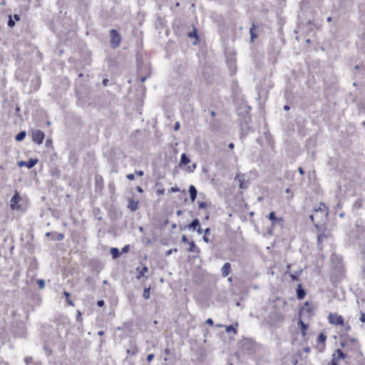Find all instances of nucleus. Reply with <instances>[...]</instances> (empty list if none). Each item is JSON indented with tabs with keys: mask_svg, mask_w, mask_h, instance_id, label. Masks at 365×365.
Segmentation results:
<instances>
[{
	"mask_svg": "<svg viewBox=\"0 0 365 365\" xmlns=\"http://www.w3.org/2000/svg\"><path fill=\"white\" fill-rule=\"evenodd\" d=\"M298 170H299V173H300V175H303L304 174V171L302 167H299L298 168Z\"/></svg>",
	"mask_w": 365,
	"mask_h": 365,
	"instance_id": "338daca9",
	"label": "nucleus"
},
{
	"mask_svg": "<svg viewBox=\"0 0 365 365\" xmlns=\"http://www.w3.org/2000/svg\"><path fill=\"white\" fill-rule=\"evenodd\" d=\"M188 245H190V248L188 249V252L196 253V254H199L200 253V249L196 246V245H195L194 241H190V242H189Z\"/></svg>",
	"mask_w": 365,
	"mask_h": 365,
	"instance_id": "aec40b11",
	"label": "nucleus"
},
{
	"mask_svg": "<svg viewBox=\"0 0 365 365\" xmlns=\"http://www.w3.org/2000/svg\"><path fill=\"white\" fill-rule=\"evenodd\" d=\"M354 207L356 209H359L361 207V202L360 200H356L354 204Z\"/></svg>",
	"mask_w": 365,
	"mask_h": 365,
	"instance_id": "37998d69",
	"label": "nucleus"
},
{
	"mask_svg": "<svg viewBox=\"0 0 365 365\" xmlns=\"http://www.w3.org/2000/svg\"><path fill=\"white\" fill-rule=\"evenodd\" d=\"M360 321L363 323L365 322V314L363 313L362 312H361V314H360Z\"/></svg>",
	"mask_w": 365,
	"mask_h": 365,
	"instance_id": "3c124183",
	"label": "nucleus"
},
{
	"mask_svg": "<svg viewBox=\"0 0 365 365\" xmlns=\"http://www.w3.org/2000/svg\"><path fill=\"white\" fill-rule=\"evenodd\" d=\"M298 326L300 328L302 335L304 338L307 336V330L308 329V325L305 324L301 319L298 321Z\"/></svg>",
	"mask_w": 365,
	"mask_h": 365,
	"instance_id": "2eb2a0df",
	"label": "nucleus"
},
{
	"mask_svg": "<svg viewBox=\"0 0 365 365\" xmlns=\"http://www.w3.org/2000/svg\"><path fill=\"white\" fill-rule=\"evenodd\" d=\"M235 180H237L239 182V187L240 189L244 190L247 188L248 185L245 182V176L244 174H237L235 177Z\"/></svg>",
	"mask_w": 365,
	"mask_h": 365,
	"instance_id": "1a4fd4ad",
	"label": "nucleus"
},
{
	"mask_svg": "<svg viewBox=\"0 0 365 365\" xmlns=\"http://www.w3.org/2000/svg\"><path fill=\"white\" fill-rule=\"evenodd\" d=\"M327 340V336L324 333H320L317 337V349L319 352H322L325 349V343Z\"/></svg>",
	"mask_w": 365,
	"mask_h": 365,
	"instance_id": "423d86ee",
	"label": "nucleus"
},
{
	"mask_svg": "<svg viewBox=\"0 0 365 365\" xmlns=\"http://www.w3.org/2000/svg\"><path fill=\"white\" fill-rule=\"evenodd\" d=\"M200 226V220L197 218L193 219L190 223L184 226V228L181 227L180 229H188L192 231H195L197 227Z\"/></svg>",
	"mask_w": 365,
	"mask_h": 365,
	"instance_id": "6e6552de",
	"label": "nucleus"
},
{
	"mask_svg": "<svg viewBox=\"0 0 365 365\" xmlns=\"http://www.w3.org/2000/svg\"><path fill=\"white\" fill-rule=\"evenodd\" d=\"M148 271V268L147 266L144 265L142 268V269L139 272L137 278L140 279V277H143L145 274V272H147Z\"/></svg>",
	"mask_w": 365,
	"mask_h": 365,
	"instance_id": "c756f323",
	"label": "nucleus"
},
{
	"mask_svg": "<svg viewBox=\"0 0 365 365\" xmlns=\"http://www.w3.org/2000/svg\"><path fill=\"white\" fill-rule=\"evenodd\" d=\"M135 173L138 176H143L144 175V173L143 170H138V171H135Z\"/></svg>",
	"mask_w": 365,
	"mask_h": 365,
	"instance_id": "680f3d73",
	"label": "nucleus"
},
{
	"mask_svg": "<svg viewBox=\"0 0 365 365\" xmlns=\"http://www.w3.org/2000/svg\"><path fill=\"white\" fill-rule=\"evenodd\" d=\"M356 232L359 234L364 233V229L363 227L360 226L359 225L356 224Z\"/></svg>",
	"mask_w": 365,
	"mask_h": 365,
	"instance_id": "4c0bfd02",
	"label": "nucleus"
},
{
	"mask_svg": "<svg viewBox=\"0 0 365 365\" xmlns=\"http://www.w3.org/2000/svg\"><path fill=\"white\" fill-rule=\"evenodd\" d=\"M129 250H130V245H125L122 248V253H126L129 251Z\"/></svg>",
	"mask_w": 365,
	"mask_h": 365,
	"instance_id": "a18cd8bd",
	"label": "nucleus"
},
{
	"mask_svg": "<svg viewBox=\"0 0 365 365\" xmlns=\"http://www.w3.org/2000/svg\"><path fill=\"white\" fill-rule=\"evenodd\" d=\"M32 360H33V359L31 356H26L24 359V361L26 364V365H29L32 361Z\"/></svg>",
	"mask_w": 365,
	"mask_h": 365,
	"instance_id": "c03bdc74",
	"label": "nucleus"
},
{
	"mask_svg": "<svg viewBox=\"0 0 365 365\" xmlns=\"http://www.w3.org/2000/svg\"><path fill=\"white\" fill-rule=\"evenodd\" d=\"M109 82V80L108 78H104L103 80V84L104 86H106Z\"/></svg>",
	"mask_w": 365,
	"mask_h": 365,
	"instance_id": "e2e57ef3",
	"label": "nucleus"
},
{
	"mask_svg": "<svg viewBox=\"0 0 365 365\" xmlns=\"http://www.w3.org/2000/svg\"><path fill=\"white\" fill-rule=\"evenodd\" d=\"M316 228L318 230L317 245H318V247H319V249H322L321 248L322 243L324 240H327L329 237V236L330 235V231L324 227V224H322V227H316Z\"/></svg>",
	"mask_w": 365,
	"mask_h": 365,
	"instance_id": "f03ea898",
	"label": "nucleus"
},
{
	"mask_svg": "<svg viewBox=\"0 0 365 365\" xmlns=\"http://www.w3.org/2000/svg\"><path fill=\"white\" fill-rule=\"evenodd\" d=\"M331 259L332 262L336 260V262H337V264L336 265L339 266L341 264V257L340 256H337L336 255H332Z\"/></svg>",
	"mask_w": 365,
	"mask_h": 365,
	"instance_id": "7c9ffc66",
	"label": "nucleus"
},
{
	"mask_svg": "<svg viewBox=\"0 0 365 365\" xmlns=\"http://www.w3.org/2000/svg\"><path fill=\"white\" fill-rule=\"evenodd\" d=\"M180 187L175 186V187H172L170 189V192H180Z\"/></svg>",
	"mask_w": 365,
	"mask_h": 365,
	"instance_id": "a19ab883",
	"label": "nucleus"
},
{
	"mask_svg": "<svg viewBox=\"0 0 365 365\" xmlns=\"http://www.w3.org/2000/svg\"><path fill=\"white\" fill-rule=\"evenodd\" d=\"M69 163L72 167H76L78 162V156L75 150H71L68 155Z\"/></svg>",
	"mask_w": 365,
	"mask_h": 365,
	"instance_id": "f8f14e48",
	"label": "nucleus"
},
{
	"mask_svg": "<svg viewBox=\"0 0 365 365\" xmlns=\"http://www.w3.org/2000/svg\"><path fill=\"white\" fill-rule=\"evenodd\" d=\"M136 190H137V191H138V192H140V193H142V192H143V188H142L140 186H138V187H136Z\"/></svg>",
	"mask_w": 365,
	"mask_h": 365,
	"instance_id": "774afa93",
	"label": "nucleus"
},
{
	"mask_svg": "<svg viewBox=\"0 0 365 365\" xmlns=\"http://www.w3.org/2000/svg\"><path fill=\"white\" fill-rule=\"evenodd\" d=\"M38 161V160L37 158H30L28 161H26V163H24L28 168L31 169L37 164Z\"/></svg>",
	"mask_w": 365,
	"mask_h": 365,
	"instance_id": "4be33fe9",
	"label": "nucleus"
},
{
	"mask_svg": "<svg viewBox=\"0 0 365 365\" xmlns=\"http://www.w3.org/2000/svg\"><path fill=\"white\" fill-rule=\"evenodd\" d=\"M313 309L314 306L309 304V302H306L304 303V307H302L299 310V318L301 319V317L305 314H307V317L309 318L313 312Z\"/></svg>",
	"mask_w": 365,
	"mask_h": 365,
	"instance_id": "39448f33",
	"label": "nucleus"
},
{
	"mask_svg": "<svg viewBox=\"0 0 365 365\" xmlns=\"http://www.w3.org/2000/svg\"><path fill=\"white\" fill-rule=\"evenodd\" d=\"M39 289H43L45 287V282L43 279H40L37 281Z\"/></svg>",
	"mask_w": 365,
	"mask_h": 365,
	"instance_id": "c9c22d12",
	"label": "nucleus"
},
{
	"mask_svg": "<svg viewBox=\"0 0 365 365\" xmlns=\"http://www.w3.org/2000/svg\"><path fill=\"white\" fill-rule=\"evenodd\" d=\"M196 168V165L193 164L192 166H188V169L190 172H193V170Z\"/></svg>",
	"mask_w": 365,
	"mask_h": 365,
	"instance_id": "052dcab7",
	"label": "nucleus"
},
{
	"mask_svg": "<svg viewBox=\"0 0 365 365\" xmlns=\"http://www.w3.org/2000/svg\"><path fill=\"white\" fill-rule=\"evenodd\" d=\"M296 294L298 299H302L306 295V291L302 287L301 284H299L296 290Z\"/></svg>",
	"mask_w": 365,
	"mask_h": 365,
	"instance_id": "dca6fc26",
	"label": "nucleus"
},
{
	"mask_svg": "<svg viewBox=\"0 0 365 365\" xmlns=\"http://www.w3.org/2000/svg\"><path fill=\"white\" fill-rule=\"evenodd\" d=\"M188 36L190 38H195L196 39L197 41H199V36L197 35V29H194L191 32H189L188 34Z\"/></svg>",
	"mask_w": 365,
	"mask_h": 365,
	"instance_id": "cd10ccee",
	"label": "nucleus"
},
{
	"mask_svg": "<svg viewBox=\"0 0 365 365\" xmlns=\"http://www.w3.org/2000/svg\"><path fill=\"white\" fill-rule=\"evenodd\" d=\"M97 305L99 307H102L105 305V302L103 299L97 301Z\"/></svg>",
	"mask_w": 365,
	"mask_h": 365,
	"instance_id": "49530a36",
	"label": "nucleus"
},
{
	"mask_svg": "<svg viewBox=\"0 0 365 365\" xmlns=\"http://www.w3.org/2000/svg\"><path fill=\"white\" fill-rule=\"evenodd\" d=\"M207 123H208L209 125V128L210 129L212 130H217L220 128V124L217 121H216L214 118H212V120H206Z\"/></svg>",
	"mask_w": 365,
	"mask_h": 365,
	"instance_id": "6ab92c4d",
	"label": "nucleus"
},
{
	"mask_svg": "<svg viewBox=\"0 0 365 365\" xmlns=\"http://www.w3.org/2000/svg\"><path fill=\"white\" fill-rule=\"evenodd\" d=\"M12 17H13V19L16 21H19L21 19L20 15H19V14H14Z\"/></svg>",
	"mask_w": 365,
	"mask_h": 365,
	"instance_id": "6e6d98bb",
	"label": "nucleus"
},
{
	"mask_svg": "<svg viewBox=\"0 0 365 365\" xmlns=\"http://www.w3.org/2000/svg\"><path fill=\"white\" fill-rule=\"evenodd\" d=\"M76 320H77L78 322H80L81 324H82V320H83V319H82V317H81V312L79 310H78V311H77V314H76Z\"/></svg>",
	"mask_w": 365,
	"mask_h": 365,
	"instance_id": "e433bc0d",
	"label": "nucleus"
},
{
	"mask_svg": "<svg viewBox=\"0 0 365 365\" xmlns=\"http://www.w3.org/2000/svg\"><path fill=\"white\" fill-rule=\"evenodd\" d=\"M165 192V190L163 188L162 189H158L157 191H156V193L158 195H163Z\"/></svg>",
	"mask_w": 365,
	"mask_h": 365,
	"instance_id": "5fc2aeb1",
	"label": "nucleus"
},
{
	"mask_svg": "<svg viewBox=\"0 0 365 365\" xmlns=\"http://www.w3.org/2000/svg\"><path fill=\"white\" fill-rule=\"evenodd\" d=\"M231 272V264L230 262L225 263L221 268V274L225 277L230 274Z\"/></svg>",
	"mask_w": 365,
	"mask_h": 365,
	"instance_id": "ddd939ff",
	"label": "nucleus"
},
{
	"mask_svg": "<svg viewBox=\"0 0 365 365\" xmlns=\"http://www.w3.org/2000/svg\"><path fill=\"white\" fill-rule=\"evenodd\" d=\"M51 145H52V140L49 139V138L46 139V143H45V145L46 147H50V146H51Z\"/></svg>",
	"mask_w": 365,
	"mask_h": 365,
	"instance_id": "09e8293b",
	"label": "nucleus"
},
{
	"mask_svg": "<svg viewBox=\"0 0 365 365\" xmlns=\"http://www.w3.org/2000/svg\"><path fill=\"white\" fill-rule=\"evenodd\" d=\"M336 353L338 355V356L336 357V360L344 359L347 356V355L345 353H344L340 349H337L336 350Z\"/></svg>",
	"mask_w": 365,
	"mask_h": 365,
	"instance_id": "bb28decb",
	"label": "nucleus"
},
{
	"mask_svg": "<svg viewBox=\"0 0 365 365\" xmlns=\"http://www.w3.org/2000/svg\"><path fill=\"white\" fill-rule=\"evenodd\" d=\"M195 231L197 232V234L200 235V234H202L203 230L201 228V227L200 226L199 227H197V229Z\"/></svg>",
	"mask_w": 365,
	"mask_h": 365,
	"instance_id": "0e129e2a",
	"label": "nucleus"
},
{
	"mask_svg": "<svg viewBox=\"0 0 365 365\" xmlns=\"http://www.w3.org/2000/svg\"><path fill=\"white\" fill-rule=\"evenodd\" d=\"M173 251L176 252V251H177V250H176V249H175V250H168L166 252V253H165V256H169V255H170L173 253Z\"/></svg>",
	"mask_w": 365,
	"mask_h": 365,
	"instance_id": "4d7b16f0",
	"label": "nucleus"
},
{
	"mask_svg": "<svg viewBox=\"0 0 365 365\" xmlns=\"http://www.w3.org/2000/svg\"><path fill=\"white\" fill-rule=\"evenodd\" d=\"M127 354L130 356H135L138 352V348L135 342L130 341L129 347L127 349Z\"/></svg>",
	"mask_w": 365,
	"mask_h": 365,
	"instance_id": "9b49d317",
	"label": "nucleus"
},
{
	"mask_svg": "<svg viewBox=\"0 0 365 365\" xmlns=\"http://www.w3.org/2000/svg\"><path fill=\"white\" fill-rule=\"evenodd\" d=\"M63 294V295L66 297V301H67L68 304L70 306L73 307V306H74V303H73V302L72 300H71V299H70V298H69V297H70V293H69V292H66V291H64Z\"/></svg>",
	"mask_w": 365,
	"mask_h": 365,
	"instance_id": "c85d7f7f",
	"label": "nucleus"
},
{
	"mask_svg": "<svg viewBox=\"0 0 365 365\" xmlns=\"http://www.w3.org/2000/svg\"><path fill=\"white\" fill-rule=\"evenodd\" d=\"M226 331H227V333L232 332V331H233V332H235V333H236V332H237V330H236V329L234 327V326H233V325H230V326L227 327V328H226Z\"/></svg>",
	"mask_w": 365,
	"mask_h": 365,
	"instance_id": "f704fd0d",
	"label": "nucleus"
},
{
	"mask_svg": "<svg viewBox=\"0 0 365 365\" xmlns=\"http://www.w3.org/2000/svg\"><path fill=\"white\" fill-rule=\"evenodd\" d=\"M188 192L190 194V200L193 202L197 197V190L193 185H191L189 186Z\"/></svg>",
	"mask_w": 365,
	"mask_h": 365,
	"instance_id": "f3484780",
	"label": "nucleus"
},
{
	"mask_svg": "<svg viewBox=\"0 0 365 365\" xmlns=\"http://www.w3.org/2000/svg\"><path fill=\"white\" fill-rule=\"evenodd\" d=\"M138 207V201L134 200L132 198H129L128 208L133 212V211L137 210Z\"/></svg>",
	"mask_w": 365,
	"mask_h": 365,
	"instance_id": "a211bd4d",
	"label": "nucleus"
},
{
	"mask_svg": "<svg viewBox=\"0 0 365 365\" xmlns=\"http://www.w3.org/2000/svg\"><path fill=\"white\" fill-rule=\"evenodd\" d=\"M126 178L129 180H133L135 179V175L134 174H132V173H130V174H128Z\"/></svg>",
	"mask_w": 365,
	"mask_h": 365,
	"instance_id": "603ef678",
	"label": "nucleus"
},
{
	"mask_svg": "<svg viewBox=\"0 0 365 365\" xmlns=\"http://www.w3.org/2000/svg\"><path fill=\"white\" fill-rule=\"evenodd\" d=\"M198 206L200 209H204L207 207V203L205 202H199Z\"/></svg>",
	"mask_w": 365,
	"mask_h": 365,
	"instance_id": "79ce46f5",
	"label": "nucleus"
},
{
	"mask_svg": "<svg viewBox=\"0 0 365 365\" xmlns=\"http://www.w3.org/2000/svg\"><path fill=\"white\" fill-rule=\"evenodd\" d=\"M173 128H174L175 130H179V128H180V123H179V122H176L175 123Z\"/></svg>",
	"mask_w": 365,
	"mask_h": 365,
	"instance_id": "13d9d810",
	"label": "nucleus"
},
{
	"mask_svg": "<svg viewBox=\"0 0 365 365\" xmlns=\"http://www.w3.org/2000/svg\"><path fill=\"white\" fill-rule=\"evenodd\" d=\"M336 361H337V360H336V357L335 356V354H333L332 359H331V363H330L329 365H338Z\"/></svg>",
	"mask_w": 365,
	"mask_h": 365,
	"instance_id": "58836bf2",
	"label": "nucleus"
},
{
	"mask_svg": "<svg viewBox=\"0 0 365 365\" xmlns=\"http://www.w3.org/2000/svg\"><path fill=\"white\" fill-rule=\"evenodd\" d=\"M329 321L331 324L335 325H341L344 324L343 317L337 314H330L329 316Z\"/></svg>",
	"mask_w": 365,
	"mask_h": 365,
	"instance_id": "0eeeda50",
	"label": "nucleus"
},
{
	"mask_svg": "<svg viewBox=\"0 0 365 365\" xmlns=\"http://www.w3.org/2000/svg\"><path fill=\"white\" fill-rule=\"evenodd\" d=\"M204 233H205V235L202 237V240H203L205 242H209L210 240H209V238L206 236V234H210V227L206 228V229L204 230Z\"/></svg>",
	"mask_w": 365,
	"mask_h": 365,
	"instance_id": "473e14b6",
	"label": "nucleus"
},
{
	"mask_svg": "<svg viewBox=\"0 0 365 365\" xmlns=\"http://www.w3.org/2000/svg\"><path fill=\"white\" fill-rule=\"evenodd\" d=\"M268 219L272 221L273 223H275L277 221H281L282 218H277L275 215L274 212H271L268 215Z\"/></svg>",
	"mask_w": 365,
	"mask_h": 365,
	"instance_id": "a878e982",
	"label": "nucleus"
},
{
	"mask_svg": "<svg viewBox=\"0 0 365 365\" xmlns=\"http://www.w3.org/2000/svg\"><path fill=\"white\" fill-rule=\"evenodd\" d=\"M302 272L303 269L299 268L298 269L294 270L293 272L291 271L289 274L292 281H299V276L302 274Z\"/></svg>",
	"mask_w": 365,
	"mask_h": 365,
	"instance_id": "4468645a",
	"label": "nucleus"
},
{
	"mask_svg": "<svg viewBox=\"0 0 365 365\" xmlns=\"http://www.w3.org/2000/svg\"><path fill=\"white\" fill-rule=\"evenodd\" d=\"M64 235L62 233L56 234V237L54 240H56L58 241H61L63 239Z\"/></svg>",
	"mask_w": 365,
	"mask_h": 365,
	"instance_id": "ea45409f",
	"label": "nucleus"
},
{
	"mask_svg": "<svg viewBox=\"0 0 365 365\" xmlns=\"http://www.w3.org/2000/svg\"><path fill=\"white\" fill-rule=\"evenodd\" d=\"M182 242L189 244V242H190V241L188 240V239L187 238V237L185 235H182Z\"/></svg>",
	"mask_w": 365,
	"mask_h": 365,
	"instance_id": "8fccbe9b",
	"label": "nucleus"
},
{
	"mask_svg": "<svg viewBox=\"0 0 365 365\" xmlns=\"http://www.w3.org/2000/svg\"><path fill=\"white\" fill-rule=\"evenodd\" d=\"M154 356H154V354H148V355L147 356V359H147V361H148V362H150V361L154 359Z\"/></svg>",
	"mask_w": 365,
	"mask_h": 365,
	"instance_id": "de8ad7c7",
	"label": "nucleus"
},
{
	"mask_svg": "<svg viewBox=\"0 0 365 365\" xmlns=\"http://www.w3.org/2000/svg\"><path fill=\"white\" fill-rule=\"evenodd\" d=\"M110 43L113 48L118 47L121 42V36L115 29H111L110 31Z\"/></svg>",
	"mask_w": 365,
	"mask_h": 365,
	"instance_id": "20e7f679",
	"label": "nucleus"
},
{
	"mask_svg": "<svg viewBox=\"0 0 365 365\" xmlns=\"http://www.w3.org/2000/svg\"><path fill=\"white\" fill-rule=\"evenodd\" d=\"M291 266H292V265H291L290 264H287V271H286V272H285V273H284L285 274H289V272H291V270H290V269H291Z\"/></svg>",
	"mask_w": 365,
	"mask_h": 365,
	"instance_id": "bf43d9fd",
	"label": "nucleus"
},
{
	"mask_svg": "<svg viewBox=\"0 0 365 365\" xmlns=\"http://www.w3.org/2000/svg\"><path fill=\"white\" fill-rule=\"evenodd\" d=\"M255 24H252V26L250 29V41L253 42L255 39L257 37V35L256 34L255 31Z\"/></svg>",
	"mask_w": 365,
	"mask_h": 365,
	"instance_id": "5701e85b",
	"label": "nucleus"
},
{
	"mask_svg": "<svg viewBox=\"0 0 365 365\" xmlns=\"http://www.w3.org/2000/svg\"><path fill=\"white\" fill-rule=\"evenodd\" d=\"M205 323H206L207 324L210 325V326H212V325L214 324V322H213V320H212L211 318L207 319L206 320Z\"/></svg>",
	"mask_w": 365,
	"mask_h": 365,
	"instance_id": "864d4df0",
	"label": "nucleus"
},
{
	"mask_svg": "<svg viewBox=\"0 0 365 365\" xmlns=\"http://www.w3.org/2000/svg\"><path fill=\"white\" fill-rule=\"evenodd\" d=\"M328 214V207L324 203L320 202L319 207L314 209L309 218L316 227H322V224H325L327 221Z\"/></svg>",
	"mask_w": 365,
	"mask_h": 365,
	"instance_id": "f257e3e1",
	"label": "nucleus"
},
{
	"mask_svg": "<svg viewBox=\"0 0 365 365\" xmlns=\"http://www.w3.org/2000/svg\"><path fill=\"white\" fill-rule=\"evenodd\" d=\"M26 136V133L24 130L20 131L15 137V140L16 141H21L23 140Z\"/></svg>",
	"mask_w": 365,
	"mask_h": 365,
	"instance_id": "393cba45",
	"label": "nucleus"
},
{
	"mask_svg": "<svg viewBox=\"0 0 365 365\" xmlns=\"http://www.w3.org/2000/svg\"><path fill=\"white\" fill-rule=\"evenodd\" d=\"M20 199L21 197L19 195V193L18 192H16L11 199L10 206L12 210H14L19 207V205H18L17 204L19 203Z\"/></svg>",
	"mask_w": 365,
	"mask_h": 365,
	"instance_id": "9d476101",
	"label": "nucleus"
},
{
	"mask_svg": "<svg viewBox=\"0 0 365 365\" xmlns=\"http://www.w3.org/2000/svg\"><path fill=\"white\" fill-rule=\"evenodd\" d=\"M190 162V158L185 153H182L180 156V166L185 165L188 164Z\"/></svg>",
	"mask_w": 365,
	"mask_h": 365,
	"instance_id": "412c9836",
	"label": "nucleus"
},
{
	"mask_svg": "<svg viewBox=\"0 0 365 365\" xmlns=\"http://www.w3.org/2000/svg\"><path fill=\"white\" fill-rule=\"evenodd\" d=\"M148 76H143L140 77V81L141 82H145V80L148 78Z\"/></svg>",
	"mask_w": 365,
	"mask_h": 365,
	"instance_id": "69168bd1",
	"label": "nucleus"
},
{
	"mask_svg": "<svg viewBox=\"0 0 365 365\" xmlns=\"http://www.w3.org/2000/svg\"><path fill=\"white\" fill-rule=\"evenodd\" d=\"M31 135L32 141L38 145H41L45 138V134L41 130H32Z\"/></svg>",
	"mask_w": 365,
	"mask_h": 365,
	"instance_id": "7ed1b4c3",
	"label": "nucleus"
},
{
	"mask_svg": "<svg viewBox=\"0 0 365 365\" xmlns=\"http://www.w3.org/2000/svg\"><path fill=\"white\" fill-rule=\"evenodd\" d=\"M7 25L10 28H12L15 26V21L13 19V17L11 15L9 16Z\"/></svg>",
	"mask_w": 365,
	"mask_h": 365,
	"instance_id": "72a5a7b5",
	"label": "nucleus"
},
{
	"mask_svg": "<svg viewBox=\"0 0 365 365\" xmlns=\"http://www.w3.org/2000/svg\"><path fill=\"white\" fill-rule=\"evenodd\" d=\"M150 287H145L143 290V297L145 299H148L150 298Z\"/></svg>",
	"mask_w": 365,
	"mask_h": 365,
	"instance_id": "2f4dec72",
	"label": "nucleus"
},
{
	"mask_svg": "<svg viewBox=\"0 0 365 365\" xmlns=\"http://www.w3.org/2000/svg\"><path fill=\"white\" fill-rule=\"evenodd\" d=\"M110 252L113 259H117L120 256V252L117 247H112Z\"/></svg>",
	"mask_w": 365,
	"mask_h": 365,
	"instance_id": "b1692460",
	"label": "nucleus"
}]
</instances>
